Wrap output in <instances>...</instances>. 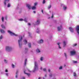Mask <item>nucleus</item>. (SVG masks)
Here are the masks:
<instances>
[{
    "label": "nucleus",
    "instance_id": "f257e3e1",
    "mask_svg": "<svg viewBox=\"0 0 79 79\" xmlns=\"http://www.w3.org/2000/svg\"><path fill=\"white\" fill-rule=\"evenodd\" d=\"M23 39V37H22V36L20 35L19 36V40H18V42L19 45V47L20 48L21 47V45H22V44H20V43L21 42V41H22V40Z\"/></svg>",
    "mask_w": 79,
    "mask_h": 79
},
{
    "label": "nucleus",
    "instance_id": "f03ea898",
    "mask_svg": "<svg viewBox=\"0 0 79 79\" xmlns=\"http://www.w3.org/2000/svg\"><path fill=\"white\" fill-rule=\"evenodd\" d=\"M34 64H35V69H34V70L33 71V73H34V72H35V71L36 70V68H37V69H38V65H37V63L36 61H35L34 62Z\"/></svg>",
    "mask_w": 79,
    "mask_h": 79
},
{
    "label": "nucleus",
    "instance_id": "7ed1b4c3",
    "mask_svg": "<svg viewBox=\"0 0 79 79\" xmlns=\"http://www.w3.org/2000/svg\"><path fill=\"white\" fill-rule=\"evenodd\" d=\"M7 32L9 33L11 35H14L15 36H18V35L15 34L12 32L10 31H8Z\"/></svg>",
    "mask_w": 79,
    "mask_h": 79
},
{
    "label": "nucleus",
    "instance_id": "20e7f679",
    "mask_svg": "<svg viewBox=\"0 0 79 79\" xmlns=\"http://www.w3.org/2000/svg\"><path fill=\"white\" fill-rule=\"evenodd\" d=\"M6 50L8 52H10V51L11 50V48L10 47H9L8 46L6 47Z\"/></svg>",
    "mask_w": 79,
    "mask_h": 79
},
{
    "label": "nucleus",
    "instance_id": "39448f33",
    "mask_svg": "<svg viewBox=\"0 0 79 79\" xmlns=\"http://www.w3.org/2000/svg\"><path fill=\"white\" fill-rule=\"evenodd\" d=\"M76 30L77 32V33L79 35V25L77 26Z\"/></svg>",
    "mask_w": 79,
    "mask_h": 79
},
{
    "label": "nucleus",
    "instance_id": "423d86ee",
    "mask_svg": "<svg viewBox=\"0 0 79 79\" xmlns=\"http://www.w3.org/2000/svg\"><path fill=\"white\" fill-rule=\"evenodd\" d=\"M69 29L70 31H71V32H74V29H73V28L72 27H69Z\"/></svg>",
    "mask_w": 79,
    "mask_h": 79
},
{
    "label": "nucleus",
    "instance_id": "0eeeda50",
    "mask_svg": "<svg viewBox=\"0 0 79 79\" xmlns=\"http://www.w3.org/2000/svg\"><path fill=\"white\" fill-rule=\"evenodd\" d=\"M71 55H75V54H76V52H75V51H71Z\"/></svg>",
    "mask_w": 79,
    "mask_h": 79
},
{
    "label": "nucleus",
    "instance_id": "6e6552de",
    "mask_svg": "<svg viewBox=\"0 0 79 79\" xmlns=\"http://www.w3.org/2000/svg\"><path fill=\"white\" fill-rule=\"evenodd\" d=\"M26 71L25 70L24 71V74H27L28 76V77H29L30 76L31 74L30 73H26L25 72Z\"/></svg>",
    "mask_w": 79,
    "mask_h": 79
},
{
    "label": "nucleus",
    "instance_id": "1a4fd4ad",
    "mask_svg": "<svg viewBox=\"0 0 79 79\" xmlns=\"http://www.w3.org/2000/svg\"><path fill=\"white\" fill-rule=\"evenodd\" d=\"M27 6L29 10H30L31 8V6L29 4H27Z\"/></svg>",
    "mask_w": 79,
    "mask_h": 79
},
{
    "label": "nucleus",
    "instance_id": "9d476101",
    "mask_svg": "<svg viewBox=\"0 0 79 79\" xmlns=\"http://www.w3.org/2000/svg\"><path fill=\"white\" fill-rule=\"evenodd\" d=\"M27 6L29 10H30L31 8V6L29 4H27Z\"/></svg>",
    "mask_w": 79,
    "mask_h": 79
},
{
    "label": "nucleus",
    "instance_id": "9b49d317",
    "mask_svg": "<svg viewBox=\"0 0 79 79\" xmlns=\"http://www.w3.org/2000/svg\"><path fill=\"white\" fill-rule=\"evenodd\" d=\"M35 23L37 25L39 24H40V20L39 19L37 20L36 22Z\"/></svg>",
    "mask_w": 79,
    "mask_h": 79
},
{
    "label": "nucleus",
    "instance_id": "f8f14e48",
    "mask_svg": "<svg viewBox=\"0 0 79 79\" xmlns=\"http://www.w3.org/2000/svg\"><path fill=\"white\" fill-rule=\"evenodd\" d=\"M58 31H60V30H61V25H60V27H57Z\"/></svg>",
    "mask_w": 79,
    "mask_h": 79
},
{
    "label": "nucleus",
    "instance_id": "ddd939ff",
    "mask_svg": "<svg viewBox=\"0 0 79 79\" xmlns=\"http://www.w3.org/2000/svg\"><path fill=\"white\" fill-rule=\"evenodd\" d=\"M18 70H17L16 73L15 77L16 78L18 77Z\"/></svg>",
    "mask_w": 79,
    "mask_h": 79
},
{
    "label": "nucleus",
    "instance_id": "4468645a",
    "mask_svg": "<svg viewBox=\"0 0 79 79\" xmlns=\"http://www.w3.org/2000/svg\"><path fill=\"white\" fill-rule=\"evenodd\" d=\"M63 44H64V47H65V46L66 45V41H64L63 42Z\"/></svg>",
    "mask_w": 79,
    "mask_h": 79
},
{
    "label": "nucleus",
    "instance_id": "2eb2a0df",
    "mask_svg": "<svg viewBox=\"0 0 79 79\" xmlns=\"http://www.w3.org/2000/svg\"><path fill=\"white\" fill-rule=\"evenodd\" d=\"M0 31L1 33H3L5 32V31H4V30H3L2 29H1Z\"/></svg>",
    "mask_w": 79,
    "mask_h": 79
},
{
    "label": "nucleus",
    "instance_id": "dca6fc26",
    "mask_svg": "<svg viewBox=\"0 0 79 79\" xmlns=\"http://www.w3.org/2000/svg\"><path fill=\"white\" fill-rule=\"evenodd\" d=\"M28 45L29 47V48H31V43H28Z\"/></svg>",
    "mask_w": 79,
    "mask_h": 79
},
{
    "label": "nucleus",
    "instance_id": "f3484780",
    "mask_svg": "<svg viewBox=\"0 0 79 79\" xmlns=\"http://www.w3.org/2000/svg\"><path fill=\"white\" fill-rule=\"evenodd\" d=\"M36 51L37 52H38V53H40V51L39 49H37L36 50Z\"/></svg>",
    "mask_w": 79,
    "mask_h": 79
},
{
    "label": "nucleus",
    "instance_id": "a211bd4d",
    "mask_svg": "<svg viewBox=\"0 0 79 79\" xmlns=\"http://www.w3.org/2000/svg\"><path fill=\"white\" fill-rule=\"evenodd\" d=\"M9 0H4V5H6V1H7V2H8Z\"/></svg>",
    "mask_w": 79,
    "mask_h": 79
},
{
    "label": "nucleus",
    "instance_id": "6ab92c4d",
    "mask_svg": "<svg viewBox=\"0 0 79 79\" xmlns=\"http://www.w3.org/2000/svg\"><path fill=\"white\" fill-rule=\"evenodd\" d=\"M35 8H36V7H35V6H33L32 7V10H35Z\"/></svg>",
    "mask_w": 79,
    "mask_h": 79
},
{
    "label": "nucleus",
    "instance_id": "aec40b11",
    "mask_svg": "<svg viewBox=\"0 0 79 79\" xmlns=\"http://www.w3.org/2000/svg\"><path fill=\"white\" fill-rule=\"evenodd\" d=\"M40 43H41V44H42L43 42H44V40H40Z\"/></svg>",
    "mask_w": 79,
    "mask_h": 79
},
{
    "label": "nucleus",
    "instance_id": "412c9836",
    "mask_svg": "<svg viewBox=\"0 0 79 79\" xmlns=\"http://www.w3.org/2000/svg\"><path fill=\"white\" fill-rule=\"evenodd\" d=\"M1 27H2V28H3V29H5V27L3 24L1 25Z\"/></svg>",
    "mask_w": 79,
    "mask_h": 79
},
{
    "label": "nucleus",
    "instance_id": "4be33fe9",
    "mask_svg": "<svg viewBox=\"0 0 79 79\" xmlns=\"http://www.w3.org/2000/svg\"><path fill=\"white\" fill-rule=\"evenodd\" d=\"M4 18L3 17H2V22H3L4 21Z\"/></svg>",
    "mask_w": 79,
    "mask_h": 79
},
{
    "label": "nucleus",
    "instance_id": "5701e85b",
    "mask_svg": "<svg viewBox=\"0 0 79 79\" xmlns=\"http://www.w3.org/2000/svg\"><path fill=\"white\" fill-rule=\"evenodd\" d=\"M27 62V59H26L25 60V65H26V63Z\"/></svg>",
    "mask_w": 79,
    "mask_h": 79
},
{
    "label": "nucleus",
    "instance_id": "b1692460",
    "mask_svg": "<svg viewBox=\"0 0 79 79\" xmlns=\"http://www.w3.org/2000/svg\"><path fill=\"white\" fill-rule=\"evenodd\" d=\"M58 45H59V48H61V47H60V43H58L57 44Z\"/></svg>",
    "mask_w": 79,
    "mask_h": 79
},
{
    "label": "nucleus",
    "instance_id": "393cba45",
    "mask_svg": "<svg viewBox=\"0 0 79 79\" xmlns=\"http://www.w3.org/2000/svg\"><path fill=\"white\" fill-rule=\"evenodd\" d=\"M51 7H52V5H50L48 6V9H50V8H51Z\"/></svg>",
    "mask_w": 79,
    "mask_h": 79
},
{
    "label": "nucleus",
    "instance_id": "a878e982",
    "mask_svg": "<svg viewBox=\"0 0 79 79\" xmlns=\"http://www.w3.org/2000/svg\"><path fill=\"white\" fill-rule=\"evenodd\" d=\"M3 39V36H2V35H1L0 36V39Z\"/></svg>",
    "mask_w": 79,
    "mask_h": 79
},
{
    "label": "nucleus",
    "instance_id": "bb28decb",
    "mask_svg": "<svg viewBox=\"0 0 79 79\" xmlns=\"http://www.w3.org/2000/svg\"><path fill=\"white\" fill-rule=\"evenodd\" d=\"M23 42H24V43H26V44H27V40H23Z\"/></svg>",
    "mask_w": 79,
    "mask_h": 79
},
{
    "label": "nucleus",
    "instance_id": "cd10ccee",
    "mask_svg": "<svg viewBox=\"0 0 79 79\" xmlns=\"http://www.w3.org/2000/svg\"><path fill=\"white\" fill-rule=\"evenodd\" d=\"M77 61H73V63H77Z\"/></svg>",
    "mask_w": 79,
    "mask_h": 79
},
{
    "label": "nucleus",
    "instance_id": "c85d7f7f",
    "mask_svg": "<svg viewBox=\"0 0 79 79\" xmlns=\"http://www.w3.org/2000/svg\"><path fill=\"white\" fill-rule=\"evenodd\" d=\"M73 75L74 76H76V73H73Z\"/></svg>",
    "mask_w": 79,
    "mask_h": 79
},
{
    "label": "nucleus",
    "instance_id": "c756f323",
    "mask_svg": "<svg viewBox=\"0 0 79 79\" xmlns=\"http://www.w3.org/2000/svg\"><path fill=\"white\" fill-rule=\"evenodd\" d=\"M63 8H64V10H66V6H64Z\"/></svg>",
    "mask_w": 79,
    "mask_h": 79
},
{
    "label": "nucleus",
    "instance_id": "7c9ffc66",
    "mask_svg": "<svg viewBox=\"0 0 79 79\" xmlns=\"http://www.w3.org/2000/svg\"><path fill=\"white\" fill-rule=\"evenodd\" d=\"M43 60V57H41L40 60L42 61Z\"/></svg>",
    "mask_w": 79,
    "mask_h": 79
},
{
    "label": "nucleus",
    "instance_id": "2f4dec72",
    "mask_svg": "<svg viewBox=\"0 0 79 79\" xmlns=\"http://www.w3.org/2000/svg\"><path fill=\"white\" fill-rule=\"evenodd\" d=\"M45 3V0H43V3L44 4Z\"/></svg>",
    "mask_w": 79,
    "mask_h": 79
},
{
    "label": "nucleus",
    "instance_id": "473e14b6",
    "mask_svg": "<svg viewBox=\"0 0 79 79\" xmlns=\"http://www.w3.org/2000/svg\"><path fill=\"white\" fill-rule=\"evenodd\" d=\"M64 55H65V58H67V56L66 55V53H64Z\"/></svg>",
    "mask_w": 79,
    "mask_h": 79
},
{
    "label": "nucleus",
    "instance_id": "72a5a7b5",
    "mask_svg": "<svg viewBox=\"0 0 79 79\" xmlns=\"http://www.w3.org/2000/svg\"><path fill=\"white\" fill-rule=\"evenodd\" d=\"M10 4L9 3L7 5V7H10Z\"/></svg>",
    "mask_w": 79,
    "mask_h": 79
},
{
    "label": "nucleus",
    "instance_id": "f704fd0d",
    "mask_svg": "<svg viewBox=\"0 0 79 79\" xmlns=\"http://www.w3.org/2000/svg\"><path fill=\"white\" fill-rule=\"evenodd\" d=\"M12 66L13 68H15V65H14V64H12Z\"/></svg>",
    "mask_w": 79,
    "mask_h": 79
},
{
    "label": "nucleus",
    "instance_id": "c9c22d12",
    "mask_svg": "<svg viewBox=\"0 0 79 79\" xmlns=\"http://www.w3.org/2000/svg\"><path fill=\"white\" fill-rule=\"evenodd\" d=\"M19 21H23V19H19Z\"/></svg>",
    "mask_w": 79,
    "mask_h": 79
},
{
    "label": "nucleus",
    "instance_id": "e433bc0d",
    "mask_svg": "<svg viewBox=\"0 0 79 79\" xmlns=\"http://www.w3.org/2000/svg\"><path fill=\"white\" fill-rule=\"evenodd\" d=\"M4 61L6 63H7V61H6V60L5 59L4 60Z\"/></svg>",
    "mask_w": 79,
    "mask_h": 79
},
{
    "label": "nucleus",
    "instance_id": "4c0bfd02",
    "mask_svg": "<svg viewBox=\"0 0 79 79\" xmlns=\"http://www.w3.org/2000/svg\"><path fill=\"white\" fill-rule=\"evenodd\" d=\"M51 18H53V14H52V16H51Z\"/></svg>",
    "mask_w": 79,
    "mask_h": 79
},
{
    "label": "nucleus",
    "instance_id": "58836bf2",
    "mask_svg": "<svg viewBox=\"0 0 79 79\" xmlns=\"http://www.w3.org/2000/svg\"><path fill=\"white\" fill-rule=\"evenodd\" d=\"M77 45V44H74L73 45L74 47H75V46H76Z\"/></svg>",
    "mask_w": 79,
    "mask_h": 79
},
{
    "label": "nucleus",
    "instance_id": "ea45409f",
    "mask_svg": "<svg viewBox=\"0 0 79 79\" xmlns=\"http://www.w3.org/2000/svg\"><path fill=\"white\" fill-rule=\"evenodd\" d=\"M43 71H46V69L44 68L43 69Z\"/></svg>",
    "mask_w": 79,
    "mask_h": 79
},
{
    "label": "nucleus",
    "instance_id": "a19ab883",
    "mask_svg": "<svg viewBox=\"0 0 79 79\" xmlns=\"http://www.w3.org/2000/svg\"><path fill=\"white\" fill-rule=\"evenodd\" d=\"M37 2H36V3H34L35 6H36L37 5Z\"/></svg>",
    "mask_w": 79,
    "mask_h": 79
},
{
    "label": "nucleus",
    "instance_id": "79ce46f5",
    "mask_svg": "<svg viewBox=\"0 0 79 79\" xmlns=\"http://www.w3.org/2000/svg\"><path fill=\"white\" fill-rule=\"evenodd\" d=\"M62 69V67L61 66L59 68V69Z\"/></svg>",
    "mask_w": 79,
    "mask_h": 79
},
{
    "label": "nucleus",
    "instance_id": "37998d69",
    "mask_svg": "<svg viewBox=\"0 0 79 79\" xmlns=\"http://www.w3.org/2000/svg\"><path fill=\"white\" fill-rule=\"evenodd\" d=\"M23 21H24L25 22H26V23L27 22V20H26V19H25Z\"/></svg>",
    "mask_w": 79,
    "mask_h": 79
},
{
    "label": "nucleus",
    "instance_id": "c03bdc74",
    "mask_svg": "<svg viewBox=\"0 0 79 79\" xmlns=\"http://www.w3.org/2000/svg\"><path fill=\"white\" fill-rule=\"evenodd\" d=\"M49 76L50 77H52V74H50V75H49Z\"/></svg>",
    "mask_w": 79,
    "mask_h": 79
},
{
    "label": "nucleus",
    "instance_id": "a18cd8bd",
    "mask_svg": "<svg viewBox=\"0 0 79 79\" xmlns=\"http://www.w3.org/2000/svg\"><path fill=\"white\" fill-rule=\"evenodd\" d=\"M5 19L6 20H7V16H6Z\"/></svg>",
    "mask_w": 79,
    "mask_h": 79
},
{
    "label": "nucleus",
    "instance_id": "49530a36",
    "mask_svg": "<svg viewBox=\"0 0 79 79\" xmlns=\"http://www.w3.org/2000/svg\"><path fill=\"white\" fill-rule=\"evenodd\" d=\"M25 50H28V48H25Z\"/></svg>",
    "mask_w": 79,
    "mask_h": 79
},
{
    "label": "nucleus",
    "instance_id": "de8ad7c7",
    "mask_svg": "<svg viewBox=\"0 0 79 79\" xmlns=\"http://www.w3.org/2000/svg\"><path fill=\"white\" fill-rule=\"evenodd\" d=\"M28 25H29V26H30L31 25V23H28Z\"/></svg>",
    "mask_w": 79,
    "mask_h": 79
},
{
    "label": "nucleus",
    "instance_id": "09e8293b",
    "mask_svg": "<svg viewBox=\"0 0 79 79\" xmlns=\"http://www.w3.org/2000/svg\"><path fill=\"white\" fill-rule=\"evenodd\" d=\"M5 72H8V70L7 69L6 70Z\"/></svg>",
    "mask_w": 79,
    "mask_h": 79
},
{
    "label": "nucleus",
    "instance_id": "8fccbe9b",
    "mask_svg": "<svg viewBox=\"0 0 79 79\" xmlns=\"http://www.w3.org/2000/svg\"><path fill=\"white\" fill-rule=\"evenodd\" d=\"M48 71L49 72H50V69H48Z\"/></svg>",
    "mask_w": 79,
    "mask_h": 79
},
{
    "label": "nucleus",
    "instance_id": "3c124183",
    "mask_svg": "<svg viewBox=\"0 0 79 79\" xmlns=\"http://www.w3.org/2000/svg\"><path fill=\"white\" fill-rule=\"evenodd\" d=\"M41 12H42V13H44V12L43 11V10H41Z\"/></svg>",
    "mask_w": 79,
    "mask_h": 79
},
{
    "label": "nucleus",
    "instance_id": "603ef678",
    "mask_svg": "<svg viewBox=\"0 0 79 79\" xmlns=\"http://www.w3.org/2000/svg\"><path fill=\"white\" fill-rule=\"evenodd\" d=\"M33 13H35V11H33Z\"/></svg>",
    "mask_w": 79,
    "mask_h": 79
},
{
    "label": "nucleus",
    "instance_id": "864d4df0",
    "mask_svg": "<svg viewBox=\"0 0 79 79\" xmlns=\"http://www.w3.org/2000/svg\"><path fill=\"white\" fill-rule=\"evenodd\" d=\"M28 34H29V35H31V33H28Z\"/></svg>",
    "mask_w": 79,
    "mask_h": 79
},
{
    "label": "nucleus",
    "instance_id": "5fc2aeb1",
    "mask_svg": "<svg viewBox=\"0 0 79 79\" xmlns=\"http://www.w3.org/2000/svg\"><path fill=\"white\" fill-rule=\"evenodd\" d=\"M6 75L8 76V73H6Z\"/></svg>",
    "mask_w": 79,
    "mask_h": 79
},
{
    "label": "nucleus",
    "instance_id": "6e6d98bb",
    "mask_svg": "<svg viewBox=\"0 0 79 79\" xmlns=\"http://www.w3.org/2000/svg\"><path fill=\"white\" fill-rule=\"evenodd\" d=\"M23 79H25V77H23Z\"/></svg>",
    "mask_w": 79,
    "mask_h": 79
},
{
    "label": "nucleus",
    "instance_id": "4d7b16f0",
    "mask_svg": "<svg viewBox=\"0 0 79 79\" xmlns=\"http://www.w3.org/2000/svg\"><path fill=\"white\" fill-rule=\"evenodd\" d=\"M40 69H42V68H40Z\"/></svg>",
    "mask_w": 79,
    "mask_h": 79
},
{
    "label": "nucleus",
    "instance_id": "13d9d810",
    "mask_svg": "<svg viewBox=\"0 0 79 79\" xmlns=\"http://www.w3.org/2000/svg\"><path fill=\"white\" fill-rule=\"evenodd\" d=\"M38 79H40V77H39L38 78Z\"/></svg>",
    "mask_w": 79,
    "mask_h": 79
},
{
    "label": "nucleus",
    "instance_id": "bf43d9fd",
    "mask_svg": "<svg viewBox=\"0 0 79 79\" xmlns=\"http://www.w3.org/2000/svg\"><path fill=\"white\" fill-rule=\"evenodd\" d=\"M39 31H38V32H37V33H39Z\"/></svg>",
    "mask_w": 79,
    "mask_h": 79
},
{
    "label": "nucleus",
    "instance_id": "052dcab7",
    "mask_svg": "<svg viewBox=\"0 0 79 79\" xmlns=\"http://www.w3.org/2000/svg\"><path fill=\"white\" fill-rule=\"evenodd\" d=\"M45 77L47 76V75H45Z\"/></svg>",
    "mask_w": 79,
    "mask_h": 79
},
{
    "label": "nucleus",
    "instance_id": "680f3d73",
    "mask_svg": "<svg viewBox=\"0 0 79 79\" xmlns=\"http://www.w3.org/2000/svg\"><path fill=\"white\" fill-rule=\"evenodd\" d=\"M66 65H64V66H65Z\"/></svg>",
    "mask_w": 79,
    "mask_h": 79
}]
</instances>
